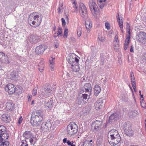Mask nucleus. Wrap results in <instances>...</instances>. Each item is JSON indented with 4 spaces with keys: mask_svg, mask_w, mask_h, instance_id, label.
<instances>
[{
    "mask_svg": "<svg viewBox=\"0 0 146 146\" xmlns=\"http://www.w3.org/2000/svg\"><path fill=\"white\" fill-rule=\"evenodd\" d=\"M43 114L40 110L37 111L34 114H32L30 120V123L33 126H37L38 123L43 119Z\"/></svg>",
    "mask_w": 146,
    "mask_h": 146,
    "instance_id": "f257e3e1",
    "label": "nucleus"
},
{
    "mask_svg": "<svg viewBox=\"0 0 146 146\" xmlns=\"http://www.w3.org/2000/svg\"><path fill=\"white\" fill-rule=\"evenodd\" d=\"M98 39L101 42H103L104 40V38L103 37H102L100 35L98 36Z\"/></svg>",
    "mask_w": 146,
    "mask_h": 146,
    "instance_id": "3c124183",
    "label": "nucleus"
},
{
    "mask_svg": "<svg viewBox=\"0 0 146 146\" xmlns=\"http://www.w3.org/2000/svg\"><path fill=\"white\" fill-rule=\"evenodd\" d=\"M119 119V115L116 113H114L111 114L109 118V123H111L115 121L118 120Z\"/></svg>",
    "mask_w": 146,
    "mask_h": 146,
    "instance_id": "f8f14e48",
    "label": "nucleus"
},
{
    "mask_svg": "<svg viewBox=\"0 0 146 146\" xmlns=\"http://www.w3.org/2000/svg\"><path fill=\"white\" fill-rule=\"evenodd\" d=\"M134 75L133 73L132 72H131L130 74L131 77L133 76V75Z\"/></svg>",
    "mask_w": 146,
    "mask_h": 146,
    "instance_id": "774afa93",
    "label": "nucleus"
},
{
    "mask_svg": "<svg viewBox=\"0 0 146 146\" xmlns=\"http://www.w3.org/2000/svg\"><path fill=\"white\" fill-rule=\"evenodd\" d=\"M62 29L61 28L59 27L58 30V31L57 35L56 36H58L59 35H61L62 34Z\"/></svg>",
    "mask_w": 146,
    "mask_h": 146,
    "instance_id": "de8ad7c7",
    "label": "nucleus"
},
{
    "mask_svg": "<svg viewBox=\"0 0 146 146\" xmlns=\"http://www.w3.org/2000/svg\"><path fill=\"white\" fill-rule=\"evenodd\" d=\"M80 58L79 57L76 56L75 54L70 53L68 55L67 57V60L69 64L71 66H73V64L75 63L76 64H78Z\"/></svg>",
    "mask_w": 146,
    "mask_h": 146,
    "instance_id": "20e7f679",
    "label": "nucleus"
},
{
    "mask_svg": "<svg viewBox=\"0 0 146 146\" xmlns=\"http://www.w3.org/2000/svg\"><path fill=\"white\" fill-rule=\"evenodd\" d=\"M140 102H141V106H142V107H143V108H144L145 107V104L144 103V102H143V103H142L141 101H140Z\"/></svg>",
    "mask_w": 146,
    "mask_h": 146,
    "instance_id": "4d7b16f0",
    "label": "nucleus"
},
{
    "mask_svg": "<svg viewBox=\"0 0 146 146\" xmlns=\"http://www.w3.org/2000/svg\"><path fill=\"white\" fill-rule=\"evenodd\" d=\"M1 118L4 123H9L11 120L10 115L7 113L2 115L1 116Z\"/></svg>",
    "mask_w": 146,
    "mask_h": 146,
    "instance_id": "ddd939ff",
    "label": "nucleus"
},
{
    "mask_svg": "<svg viewBox=\"0 0 146 146\" xmlns=\"http://www.w3.org/2000/svg\"><path fill=\"white\" fill-rule=\"evenodd\" d=\"M52 102L51 100H46L44 101V105L45 108L47 109H51L52 106Z\"/></svg>",
    "mask_w": 146,
    "mask_h": 146,
    "instance_id": "f3484780",
    "label": "nucleus"
},
{
    "mask_svg": "<svg viewBox=\"0 0 146 146\" xmlns=\"http://www.w3.org/2000/svg\"><path fill=\"white\" fill-rule=\"evenodd\" d=\"M15 86L11 84H7L5 87V90L10 94H12L15 92Z\"/></svg>",
    "mask_w": 146,
    "mask_h": 146,
    "instance_id": "1a4fd4ad",
    "label": "nucleus"
},
{
    "mask_svg": "<svg viewBox=\"0 0 146 146\" xmlns=\"http://www.w3.org/2000/svg\"><path fill=\"white\" fill-rule=\"evenodd\" d=\"M0 62L2 63H8V58L3 52H0Z\"/></svg>",
    "mask_w": 146,
    "mask_h": 146,
    "instance_id": "4468645a",
    "label": "nucleus"
},
{
    "mask_svg": "<svg viewBox=\"0 0 146 146\" xmlns=\"http://www.w3.org/2000/svg\"><path fill=\"white\" fill-rule=\"evenodd\" d=\"M98 4L101 9H103L106 5L105 2H102L100 1H98Z\"/></svg>",
    "mask_w": 146,
    "mask_h": 146,
    "instance_id": "ea45409f",
    "label": "nucleus"
},
{
    "mask_svg": "<svg viewBox=\"0 0 146 146\" xmlns=\"http://www.w3.org/2000/svg\"><path fill=\"white\" fill-rule=\"evenodd\" d=\"M108 138V141L111 145L114 146L118 144L121 141V137L120 135L114 136Z\"/></svg>",
    "mask_w": 146,
    "mask_h": 146,
    "instance_id": "423d86ee",
    "label": "nucleus"
},
{
    "mask_svg": "<svg viewBox=\"0 0 146 146\" xmlns=\"http://www.w3.org/2000/svg\"><path fill=\"white\" fill-rule=\"evenodd\" d=\"M23 120V119H22V117H21L19 120H18V123L19 124H20L21 122H22V121Z\"/></svg>",
    "mask_w": 146,
    "mask_h": 146,
    "instance_id": "bf43d9fd",
    "label": "nucleus"
},
{
    "mask_svg": "<svg viewBox=\"0 0 146 146\" xmlns=\"http://www.w3.org/2000/svg\"><path fill=\"white\" fill-rule=\"evenodd\" d=\"M18 88H19V89L20 90L19 91V93H21L22 92V89H21V87H18Z\"/></svg>",
    "mask_w": 146,
    "mask_h": 146,
    "instance_id": "e2e57ef3",
    "label": "nucleus"
},
{
    "mask_svg": "<svg viewBox=\"0 0 146 146\" xmlns=\"http://www.w3.org/2000/svg\"><path fill=\"white\" fill-rule=\"evenodd\" d=\"M131 82H135V80L134 75H133V76L131 77Z\"/></svg>",
    "mask_w": 146,
    "mask_h": 146,
    "instance_id": "6e6d98bb",
    "label": "nucleus"
},
{
    "mask_svg": "<svg viewBox=\"0 0 146 146\" xmlns=\"http://www.w3.org/2000/svg\"><path fill=\"white\" fill-rule=\"evenodd\" d=\"M40 39V37L39 36L32 35L30 37V40L31 42L35 43L38 42Z\"/></svg>",
    "mask_w": 146,
    "mask_h": 146,
    "instance_id": "aec40b11",
    "label": "nucleus"
},
{
    "mask_svg": "<svg viewBox=\"0 0 146 146\" xmlns=\"http://www.w3.org/2000/svg\"><path fill=\"white\" fill-rule=\"evenodd\" d=\"M62 4H60L58 9V12L59 13H61L62 12Z\"/></svg>",
    "mask_w": 146,
    "mask_h": 146,
    "instance_id": "49530a36",
    "label": "nucleus"
},
{
    "mask_svg": "<svg viewBox=\"0 0 146 146\" xmlns=\"http://www.w3.org/2000/svg\"><path fill=\"white\" fill-rule=\"evenodd\" d=\"M14 106L12 102L9 101L6 103V108L7 109L12 110L15 109Z\"/></svg>",
    "mask_w": 146,
    "mask_h": 146,
    "instance_id": "5701e85b",
    "label": "nucleus"
},
{
    "mask_svg": "<svg viewBox=\"0 0 146 146\" xmlns=\"http://www.w3.org/2000/svg\"><path fill=\"white\" fill-rule=\"evenodd\" d=\"M86 27L88 31L89 32L90 29L92 27V23L90 20L86 21Z\"/></svg>",
    "mask_w": 146,
    "mask_h": 146,
    "instance_id": "7c9ffc66",
    "label": "nucleus"
},
{
    "mask_svg": "<svg viewBox=\"0 0 146 146\" xmlns=\"http://www.w3.org/2000/svg\"><path fill=\"white\" fill-rule=\"evenodd\" d=\"M62 25L63 27H64L66 25V22L64 19L63 18L61 19Z\"/></svg>",
    "mask_w": 146,
    "mask_h": 146,
    "instance_id": "603ef678",
    "label": "nucleus"
},
{
    "mask_svg": "<svg viewBox=\"0 0 146 146\" xmlns=\"http://www.w3.org/2000/svg\"><path fill=\"white\" fill-rule=\"evenodd\" d=\"M23 136L27 139H29L34 136V135H33L31 131H26L23 133Z\"/></svg>",
    "mask_w": 146,
    "mask_h": 146,
    "instance_id": "b1692460",
    "label": "nucleus"
},
{
    "mask_svg": "<svg viewBox=\"0 0 146 146\" xmlns=\"http://www.w3.org/2000/svg\"><path fill=\"white\" fill-rule=\"evenodd\" d=\"M54 60L55 58H53L52 57L50 58L49 59V65L50 70L51 71H53L54 69Z\"/></svg>",
    "mask_w": 146,
    "mask_h": 146,
    "instance_id": "4be33fe9",
    "label": "nucleus"
},
{
    "mask_svg": "<svg viewBox=\"0 0 146 146\" xmlns=\"http://www.w3.org/2000/svg\"><path fill=\"white\" fill-rule=\"evenodd\" d=\"M106 0H97V2L98 1H100V2H105Z\"/></svg>",
    "mask_w": 146,
    "mask_h": 146,
    "instance_id": "69168bd1",
    "label": "nucleus"
},
{
    "mask_svg": "<svg viewBox=\"0 0 146 146\" xmlns=\"http://www.w3.org/2000/svg\"><path fill=\"white\" fill-rule=\"evenodd\" d=\"M78 127L76 123L72 122L68 125L67 127V130L68 133L70 135H72L77 132Z\"/></svg>",
    "mask_w": 146,
    "mask_h": 146,
    "instance_id": "7ed1b4c3",
    "label": "nucleus"
},
{
    "mask_svg": "<svg viewBox=\"0 0 146 146\" xmlns=\"http://www.w3.org/2000/svg\"><path fill=\"white\" fill-rule=\"evenodd\" d=\"M63 142L65 143H67L68 145L69 146L71 144V143L70 141L69 140H67L66 138H64L63 140Z\"/></svg>",
    "mask_w": 146,
    "mask_h": 146,
    "instance_id": "79ce46f5",
    "label": "nucleus"
},
{
    "mask_svg": "<svg viewBox=\"0 0 146 146\" xmlns=\"http://www.w3.org/2000/svg\"><path fill=\"white\" fill-rule=\"evenodd\" d=\"M118 40V37H117V35H116L115 37V38H114V40Z\"/></svg>",
    "mask_w": 146,
    "mask_h": 146,
    "instance_id": "338daca9",
    "label": "nucleus"
},
{
    "mask_svg": "<svg viewBox=\"0 0 146 146\" xmlns=\"http://www.w3.org/2000/svg\"><path fill=\"white\" fill-rule=\"evenodd\" d=\"M10 79L11 80L16 79L18 77L17 73L15 71H13L10 73Z\"/></svg>",
    "mask_w": 146,
    "mask_h": 146,
    "instance_id": "c85d7f7f",
    "label": "nucleus"
},
{
    "mask_svg": "<svg viewBox=\"0 0 146 146\" xmlns=\"http://www.w3.org/2000/svg\"><path fill=\"white\" fill-rule=\"evenodd\" d=\"M82 28H79L78 29L77 31V35L78 37H80L82 34Z\"/></svg>",
    "mask_w": 146,
    "mask_h": 146,
    "instance_id": "37998d69",
    "label": "nucleus"
},
{
    "mask_svg": "<svg viewBox=\"0 0 146 146\" xmlns=\"http://www.w3.org/2000/svg\"><path fill=\"white\" fill-rule=\"evenodd\" d=\"M131 84L133 88H136L135 82H131Z\"/></svg>",
    "mask_w": 146,
    "mask_h": 146,
    "instance_id": "13d9d810",
    "label": "nucleus"
},
{
    "mask_svg": "<svg viewBox=\"0 0 146 146\" xmlns=\"http://www.w3.org/2000/svg\"><path fill=\"white\" fill-rule=\"evenodd\" d=\"M94 94L97 96L99 94L101 91L100 87L98 85H95L94 88Z\"/></svg>",
    "mask_w": 146,
    "mask_h": 146,
    "instance_id": "393cba45",
    "label": "nucleus"
},
{
    "mask_svg": "<svg viewBox=\"0 0 146 146\" xmlns=\"http://www.w3.org/2000/svg\"><path fill=\"white\" fill-rule=\"evenodd\" d=\"M52 88L50 85H48L45 88L44 95L50 96L52 94Z\"/></svg>",
    "mask_w": 146,
    "mask_h": 146,
    "instance_id": "6ab92c4d",
    "label": "nucleus"
},
{
    "mask_svg": "<svg viewBox=\"0 0 146 146\" xmlns=\"http://www.w3.org/2000/svg\"><path fill=\"white\" fill-rule=\"evenodd\" d=\"M73 4H74V7L75 9L76 10L77 9V7L76 5V4L75 2H72Z\"/></svg>",
    "mask_w": 146,
    "mask_h": 146,
    "instance_id": "052dcab7",
    "label": "nucleus"
},
{
    "mask_svg": "<svg viewBox=\"0 0 146 146\" xmlns=\"http://www.w3.org/2000/svg\"><path fill=\"white\" fill-rule=\"evenodd\" d=\"M6 130V127L3 125H0V135Z\"/></svg>",
    "mask_w": 146,
    "mask_h": 146,
    "instance_id": "a19ab883",
    "label": "nucleus"
},
{
    "mask_svg": "<svg viewBox=\"0 0 146 146\" xmlns=\"http://www.w3.org/2000/svg\"><path fill=\"white\" fill-rule=\"evenodd\" d=\"M68 33V30L67 29H66L64 30V36H66V37L67 36Z\"/></svg>",
    "mask_w": 146,
    "mask_h": 146,
    "instance_id": "5fc2aeb1",
    "label": "nucleus"
},
{
    "mask_svg": "<svg viewBox=\"0 0 146 146\" xmlns=\"http://www.w3.org/2000/svg\"><path fill=\"white\" fill-rule=\"evenodd\" d=\"M9 143L7 141H4L3 139L0 136V146H8Z\"/></svg>",
    "mask_w": 146,
    "mask_h": 146,
    "instance_id": "a878e982",
    "label": "nucleus"
},
{
    "mask_svg": "<svg viewBox=\"0 0 146 146\" xmlns=\"http://www.w3.org/2000/svg\"><path fill=\"white\" fill-rule=\"evenodd\" d=\"M130 38V36H128L126 38L124 46V49L125 50H127Z\"/></svg>",
    "mask_w": 146,
    "mask_h": 146,
    "instance_id": "f704fd0d",
    "label": "nucleus"
},
{
    "mask_svg": "<svg viewBox=\"0 0 146 146\" xmlns=\"http://www.w3.org/2000/svg\"><path fill=\"white\" fill-rule=\"evenodd\" d=\"M83 100L81 99L80 100L79 102H81L82 104H83L86 103L88 101V94H82Z\"/></svg>",
    "mask_w": 146,
    "mask_h": 146,
    "instance_id": "c756f323",
    "label": "nucleus"
},
{
    "mask_svg": "<svg viewBox=\"0 0 146 146\" xmlns=\"http://www.w3.org/2000/svg\"><path fill=\"white\" fill-rule=\"evenodd\" d=\"M117 21L119 23V27L120 28H122L123 26L122 17L121 15H119L118 13L117 15Z\"/></svg>",
    "mask_w": 146,
    "mask_h": 146,
    "instance_id": "bb28decb",
    "label": "nucleus"
},
{
    "mask_svg": "<svg viewBox=\"0 0 146 146\" xmlns=\"http://www.w3.org/2000/svg\"><path fill=\"white\" fill-rule=\"evenodd\" d=\"M45 48L42 45H40L36 47L35 50V52L38 54H41L43 53L45 50Z\"/></svg>",
    "mask_w": 146,
    "mask_h": 146,
    "instance_id": "dca6fc26",
    "label": "nucleus"
},
{
    "mask_svg": "<svg viewBox=\"0 0 146 146\" xmlns=\"http://www.w3.org/2000/svg\"><path fill=\"white\" fill-rule=\"evenodd\" d=\"M117 135H120L117 131L112 129L110 131L108 134V138L110 137H112L114 136H117Z\"/></svg>",
    "mask_w": 146,
    "mask_h": 146,
    "instance_id": "a211bd4d",
    "label": "nucleus"
},
{
    "mask_svg": "<svg viewBox=\"0 0 146 146\" xmlns=\"http://www.w3.org/2000/svg\"><path fill=\"white\" fill-rule=\"evenodd\" d=\"M102 125V121L98 120L95 121L92 125V127H94V131H97L100 130Z\"/></svg>",
    "mask_w": 146,
    "mask_h": 146,
    "instance_id": "9b49d317",
    "label": "nucleus"
},
{
    "mask_svg": "<svg viewBox=\"0 0 146 146\" xmlns=\"http://www.w3.org/2000/svg\"><path fill=\"white\" fill-rule=\"evenodd\" d=\"M136 39L139 42H143L146 40V33L143 31L138 32L136 36Z\"/></svg>",
    "mask_w": 146,
    "mask_h": 146,
    "instance_id": "0eeeda50",
    "label": "nucleus"
},
{
    "mask_svg": "<svg viewBox=\"0 0 146 146\" xmlns=\"http://www.w3.org/2000/svg\"><path fill=\"white\" fill-rule=\"evenodd\" d=\"M101 102L98 101L95 104V107L96 110L100 109L101 108L102 105L103 104V103L104 100H101Z\"/></svg>",
    "mask_w": 146,
    "mask_h": 146,
    "instance_id": "473e14b6",
    "label": "nucleus"
},
{
    "mask_svg": "<svg viewBox=\"0 0 146 146\" xmlns=\"http://www.w3.org/2000/svg\"><path fill=\"white\" fill-rule=\"evenodd\" d=\"M71 66L72 70L73 71L77 72L80 70V67L78 65V64H76L75 63V64H73V66Z\"/></svg>",
    "mask_w": 146,
    "mask_h": 146,
    "instance_id": "72a5a7b5",
    "label": "nucleus"
},
{
    "mask_svg": "<svg viewBox=\"0 0 146 146\" xmlns=\"http://www.w3.org/2000/svg\"><path fill=\"white\" fill-rule=\"evenodd\" d=\"M29 139L30 143L32 145H34L37 141L36 138L34 136L30 138Z\"/></svg>",
    "mask_w": 146,
    "mask_h": 146,
    "instance_id": "e433bc0d",
    "label": "nucleus"
},
{
    "mask_svg": "<svg viewBox=\"0 0 146 146\" xmlns=\"http://www.w3.org/2000/svg\"><path fill=\"white\" fill-rule=\"evenodd\" d=\"M91 90L92 87L90 83H87L85 84L84 86L83 92H89L91 91Z\"/></svg>",
    "mask_w": 146,
    "mask_h": 146,
    "instance_id": "412c9836",
    "label": "nucleus"
},
{
    "mask_svg": "<svg viewBox=\"0 0 146 146\" xmlns=\"http://www.w3.org/2000/svg\"><path fill=\"white\" fill-rule=\"evenodd\" d=\"M37 88H34L32 91V94L33 96H35L37 94Z\"/></svg>",
    "mask_w": 146,
    "mask_h": 146,
    "instance_id": "09e8293b",
    "label": "nucleus"
},
{
    "mask_svg": "<svg viewBox=\"0 0 146 146\" xmlns=\"http://www.w3.org/2000/svg\"><path fill=\"white\" fill-rule=\"evenodd\" d=\"M79 12L80 15L84 19L88 17L87 11L86 7L83 3H80L79 5Z\"/></svg>",
    "mask_w": 146,
    "mask_h": 146,
    "instance_id": "39448f33",
    "label": "nucleus"
},
{
    "mask_svg": "<svg viewBox=\"0 0 146 146\" xmlns=\"http://www.w3.org/2000/svg\"><path fill=\"white\" fill-rule=\"evenodd\" d=\"M124 127L125 133L129 136H132L133 135L134 131L132 130L129 124L125 123Z\"/></svg>",
    "mask_w": 146,
    "mask_h": 146,
    "instance_id": "6e6552de",
    "label": "nucleus"
},
{
    "mask_svg": "<svg viewBox=\"0 0 146 146\" xmlns=\"http://www.w3.org/2000/svg\"><path fill=\"white\" fill-rule=\"evenodd\" d=\"M126 29L127 30V32L128 34V36H130V37L131 34L130 32V26L129 24L128 23H127L126 24Z\"/></svg>",
    "mask_w": 146,
    "mask_h": 146,
    "instance_id": "58836bf2",
    "label": "nucleus"
},
{
    "mask_svg": "<svg viewBox=\"0 0 146 146\" xmlns=\"http://www.w3.org/2000/svg\"><path fill=\"white\" fill-rule=\"evenodd\" d=\"M41 128L43 130H48L51 127V123L50 121L43 123L41 125Z\"/></svg>",
    "mask_w": 146,
    "mask_h": 146,
    "instance_id": "2eb2a0df",
    "label": "nucleus"
},
{
    "mask_svg": "<svg viewBox=\"0 0 146 146\" xmlns=\"http://www.w3.org/2000/svg\"><path fill=\"white\" fill-rule=\"evenodd\" d=\"M39 18V16L36 15V13L34 12L29 15L28 22L31 26L36 27L41 22V20Z\"/></svg>",
    "mask_w": 146,
    "mask_h": 146,
    "instance_id": "f03ea898",
    "label": "nucleus"
},
{
    "mask_svg": "<svg viewBox=\"0 0 146 146\" xmlns=\"http://www.w3.org/2000/svg\"><path fill=\"white\" fill-rule=\"evenodd\" d=\"M130 51L131 52H133V46H131Z\"/></svg>",
    "mask_w": 146,
    "mask_h": 146,
    "instance_id": "0e129e2a",
    "label": "nucleus"
},
{
    "mask_svg": "<svg viewBox=\"0 0 146 146\" xmlns=\"http://www.w3.org/2000/svg\"><path fill=\"white\" fill-rule=\"evenodd\" d=\"M92 142V140L90 141L86 140L85 141L84 143L83 142V143H84L83 145H84V146H92L93 145L91 143Z\"/></svg>",
    "mask_w": 146,
    "mask_h": 146,
    "instance_id": "4c0bfd02",
    "label": "nucleus"
},
{
    "mask_svg": "<svg viewBox=\"0 0 146 146\" xmlns=\"http://www.w3.org/2000/svg\"><path fill=\"white\" fill-rule=\"evenodd\" d=\"M113 46L114 47L115 46L118 47L119 46V41L118 40H114L113 42Z\"/></svg>",
    "mask_w": 146,
    "mask_h": 146,
    "instance_id": "c03bdc74",
    "label": "nucleus"
},
{
    "mask_svg": "<svg viewBox=\"0 0 146 146\" xmlns=\"http://www.w3.org/2000/svg\"><path fill=\"white\" fill-rule=\"evenodd\" d=\"M0 136L3 139L4 141H6L5 140L8 139V138L9 134L6 130L4 132L1 134Z\"/></svg>",
    "mask_w": 146,
    "mask_h": 146,
    "instance_id": "2f4dec72",
    "label": "nucleus"
},
{
    "mask_svg": "<svg viewBox=\"0 0 146 146\" xmlns=\"http://www.w3.org/2000/svg\"><path fill=\"white\" fill-rule=\"evenodd\" d=\"M105 25L107 29L109 30L110 29V25L108 23H106L105 24Z\"/></svg>",
    "mask_w": 146,
    "mask_h": 146,
    "instance_id": "864d4df0",
    "label": "nucleus"
},
{
    "mask_svg": "<svg viewBox=\"0 0 146 146\" xmlns=\"http://www.w3.org/2000/svg\"><path fill=\"white\" fill-rule=\"evenodd\" d=\"M103 141V139L101 137H98L96 142L97 146H101Z\"/></svg>",
    "mask_w": 146,
    "mask_h": 146,
    "instance_id": "c9c22d12",
    "label": "nucleus"
},
{
    "mask_svg": "<svg viewBox=\"0 0 146 146\" xmlns=\"http://www.w3.org/2000/svg\"><path fill=\"white\" fill-rule=\"evenodd\" d=\"M89 5L92 13H95L97 11V5L94 0H90L89 2Z\"/></svg>",
    "mask_w": 146,
    "mask_h": 146,
    "instance_id": "9d476101",
    "label": "nucleus"
},
{
    "mask_svg": "<svg viewBox=\"0 0 146 146\" xmlns=\"http://www.w3.org/2000/svg\"><path fill=\"white\" fill-rule=\"evenodd\" d=\"M27 141L26 140H23L22 141V144L21 146H28V144H27Z\"/></svg>",
    "mask_w": 146,
    "mask_h": 146,
    "instance_id": "a18cd8bd",
    "label": "nucleus"
},
{
    "mask_svg": "<svg viewBox=\"0 0 146 146\" xmlns=\"http://www.w3.org/2000/svg\"><path fill=\"white\" fill-rule=\"evenodd\" d=\"M100 60L101 64L103 65L104 64V61L105 60L104 58V57L102 56H100Z\"/></svg>",
    "mask_w": 146,
    "mask_h": 146,
    "instance_id": "8fccbe9b",
    "label": "nucleus"
},
{
    "mask_svg": "<svg viewBox=\"0 0 146 146\" xmlns=\"http://www.w3.org/2000/svg\"><path fill=\"white\" fill-rule=\"evenodd\" d=\"M54 46L55 48H57L59 46V44L58 43H56L55 44H54Z\"/></svg>",
    "mask_w": 146,
    "mask_h": 146,
    "instance_id": "680f3d73",
    "label": "nucleus"
},
{
    "mask_svg": "<svg viewBox=\"0 0 146 146\" xmlns=\"http://www.w3.org/2000/svg\"><path fill=\"white\" fill-rule=\"evenodd\" d=\"M44 62L43 59H41L38 64V68L39 71L42 72L44 67Z\"/></svg>",
    "mask_w": 146,
    "mask_h": 146,
    "instance_id": "cd10ccee",
    "label": "nucleus"
}]
</instances>
